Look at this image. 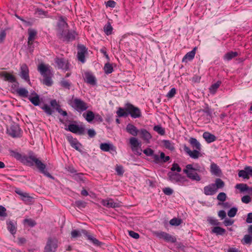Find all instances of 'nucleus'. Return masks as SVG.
Returning a JSON list of instances; mask_svg holds the SVG:
<instances>
[{"instance_id": "49", "label": "nucleus", "mask_w": 252, "mask_h": 252, "mask_svg": "<svg viewBox=\"0 0 252 252\" xmlns=\"http://www.w3.org/2000/svg\"><path fill=\"white\" fill-rule=\"evenodd\" d=\"M164 240L166 242L171 243H175L176 241V238L175 237L170 235L167 233H166Z\"/></svg>"}, {"instance_id": "23", "label": "nucleus", "mask_w": 252, "mask_h": 252, "mask_svg": "<svg viewBox=\"0 0 252 252\" xmlns=\"http://www.w3.org/2000/svg\"><path fill=\"white\" fill-rule=\"evenodd\" d=\"M29 69L26 64H23L21 66V77L26 81H30L29 75Z\"/></svg>"}, {"instance_id": "8", "label": "nucleus", "mask_w": 252, "mask_h": 252, "mask_svg": "<svg viewBox=\"0 0 252 252\" xmlns=\"http://www.w3.org/2000/svg\"><path fill=\"white\" fill-rule=\"evenodd\" d=\"M7 130L8 134L12 137H19L21 136V130L18 124L11 125Z\"/></svg>"}, {"instance_id": "45", "label": "nucleus", "mask_w": 252, "mask_h": 252, "mask_svg": "<svg viewBox=\"0 0 252 252\" xmlns=\"http://www.w3.org/2000/svg\"><path fill=\"white\" fill-rule=\"evenodd\" d=\"M238 176L240 177H242L244 179H249V176L247 170L246 169V166L244 168V170H241L239 171Z\"/></svg>"}, {"instance_id": "31", "label": "nucleus", "mask_w": 252, "mask_h": 252, "mask_svg": "<svg viewBox=\"0 0 252 252\" xmlns=\"http://www.w3.org/2000/svg\"><path fill=\"white\" fill-rule=\"evenodd\" d=\"M211 173L216 176H219L221 174V170L219 167L215 163H213L211 165Z\"/></svg>"}, {"instance_id": "3", "label": "nucleus", "mask_w": 252, "mask_h": 252, "mask_svg": "<svg viewBox=\"0 0 252 252\" xmlns=\"http://www.w3.org/2000/svg\"><path fill=\"white\" fill-rule=\"evenodd\" d=\"M68 104L79 112H83L88 108L87 103L78 98L72 97L68 101Z\"/></svg>"}, {"instance_id": "27", "label": "nucleus", "mask_w": 252, "mask_h": 252, "mask_svg": "<svg viewBox=\"0 0 252 252\" xmlns=\"http://www.w3.org/2000/svg\"><path fill=\"white\" fill-rule=\"evenodd\" d=\"M28 34L29 37L28 44L29 46H31L35 39L37 32L35 30L30 29L28 30Z\"/></svg>"}, {"instance_id": "20", "label": "nucleus", "mask_w": 252, "mask_h": 252, "mask_svg": "<svg viewBox=\"0 0 252 252\" xmlns=\"http://www.w3.org/2000/svg\"><path fill=\"white\" fill-rule=\"evenodd\" d=\"M58 27V34L61 33V31H64L68 29V26L63 17H60Z\"/></svg>"}, {"instance_id": "19", "label": "nucleus", "mask_w": 252, "mask_h": 252, "mask_svg": "<svg viewBox=\"0 0 252 252\" xmlns=\"http://www.w3.org/2000/svg\"><path fill=\"white\" fill-rule=\"evenodd\" d=\"M78 49L77 53L78 60L84 63L85 62V54L87 52V49L84 46L81 45L78 47Z\"/></svg>"}, {"instance_id": "26", "label": "nucleus", "mask_w": 252, "mask_h": 252, "mask_svg": "<svg viewBox=\"0 0 252 252\" xmlns=\"http://www.w3.org/2000/svg\"><path fill=\"white\" fill-rule=\"evenodd\" d=\"M126 131L130 134L136 136L139 132V130L133 125L128 124L126 126Z\"/></svg>"}, {"instance_id": "46", "label": "nucleus", "mask_w": 252, "mask_h": 252, "mask_svg": "<svg viewBox=\"0 0 252 252\" xmlns=\"http://www.w3.org/2000/svg\"><path fill=\"white\" fill-rule=\"evenodd\" d=\"M153 129L161 135H163L165 133L164 128L159 125L155 126Z\"/></svg>"}, {"instance_id": "5", "label": "nucleus", "mask_w": 252, "mask_h": 252, "mask_svg": "<svg viewBox=\"0 0 252 252\" xmlns=\"http://www.w3.org/2000/svg\"><path fill=\"white\" fill-rule=\"evenodd\" d=\"M193 169V165L191 164H187L183 172L187 175V176L193 181H200L201 177Z\"/></svg>"}, {"instance_id": "11", "label": "nucleus", "mask_w": 252, "mask_h": 252, "mask_svg": "<svg viewBox=\"0 0 252 252\" xmlns=\"http://www.w3.org/2000/svg\"><path fill=\"white\" fill-rule=\"evenodd\" d=\"M100 202L102 205L107 208H115L121 206L120 202H115L112 198L102 199Z\"/></svg>"}, {"instance_id": "51", "label": "nucleus", "mask_w": 252, "mask_h": 252, "mask_svg": "<svg viewBox=\"0 0 252 252\" xmlns=\"http://www.w3.org/2000/svg\"><path fill=\"white\" fill-rule=\"evenodd\" d=\"M60 84H61V85L62 87H63V88L67 89H70V86L71 84V83L69 81L66 80L64 79H63V80H61Z\"/></svg>"}, {"instance_id": "55", "label": "nucleus", "mask_w": 252, "mask_h": 252, "mask_svg": "<svg viewBox=\"0 0 252 252\" xmlns=\"http://www.w3.org/2000/svg\"><path fill=\"white\" fill-rule=\"evenodd\" d=\"M12 156L17 159L20 160L21 162H22V159L24 157V156H23L18 152H15L14 151L12 152Z\"/></svg>"}, {"instance_id": "64", "label": "nucleus", "mask_w": 252, "mask_h": 252, "mask_svg": "<svg viewBox=\"0 0 252 252\" xmlns=\"http://www.w3.org/2000/svg\"><path fill=\"white\" fill-rule=\"evenodd\" d=\"M242 202L248 204L252 201V198L249 195H245L241 198Z\"/></svg>"}, {"instance_id": "14", "label": "nucleus", "mask_w": 252, "mask_h": 252, "mask_svg": "<svg viewBox=\"0 0 252 252\" xmlns=\"http://www.w3.org/2000/svg\"><path fill=\"white\" fill-rule=\"evenodd\" d=\"M38 70L43 77L50 76L52 74L50 66L49 65L41 63L38 66Z\"/></svg>"}, {"instance_id": "62", "label": "nucleus", "mask_w": 252, "mask_h": 252, "mask_svg": "<svg viewBox=\"0 0 252 252\" xmlns=\"http://www.w3.org/2000/svg\"><path fill=\"white\" fill-rule=\"evenodd\" d=\"M171 170V172L177 171L178 172H180L182 170L181 168L177 163H173Z\"/></svg>"}, {"instance_id": "35", "label": "nucleus", "mask_w": 252, "mask_h": 252, "mask_svg": "<svg viewBox=\"0 0 252 252\" xmlns=\"http://www.w3.org/2000/svg\"><path fill=\"white\" fill-rule=\"evenodd\" d=\"M162 143L165 148H166L171 151H173L174 150L175 148H174V144L172 142H171V141H170L169 140H163L162 141Z\"/></svg>"}, {"instance_id": "61", "label": "nucleus", "mask_w": 252, "mask_h": 252, "mask_svg": "<svg viewBox=\"0 0 252 252\" xmlns=\"http://www.w3.org/2000/svg\"><path fill=\"white\" fill-rule=\"evenodd\" d=\"M81 234H82V230L79 231L77 230H73L71 232V237L73 238L79 237Z\"/></svg>"}, {"instance_id": "50", "label": "nucleus", "mask_w": 252, "mask_h": 252, "mask_svg": "<svg viewBox=\"0 0 252 252\" xmlns=\"http://www.w3.org/2000/svg\"><path fill=\"white\" fill-rule=\"evenodd\" d=\"M170 224L173 226H178L182 223V220L174 218L169 221Z\"/></svg>"}, {"instance_id": "42", "label": "nucleus", "mask_w": 252, "mask_h": 252, "mask_svg": "<svg viewBox=\"0 0 252 252\" xmlns=\"http://www.w3.org/2000/svg\"><path fill=\"white\" fill-rule=\"evenodd\" d=\"M252 242V237L250 235H245L241 240V243L244 245H250Z\"/></svg>"}, {"instance_id": "52", "label": "nucleus", "mask_w": 252, "mask_h": 252, "mask_svg": "<svg viewBox=\"0 0 252 252\" xmlns=\"http://www.w3.org/2000/svg\"><path fill=\"white\" fill-rule=\"evenodd\" d=\"M44 78L43 80V84L47 86H50L53 83V81L50 76H45L43 77Z\"/></svg>"}, {"instance_id": "15", "label": "nucleus", "mask_w": 252, "mask_h": 252, "mask_svg": "<svg viewBox=\"0 0 252 252\" xmlns=\"http://www.w3.org/2000/svg\"><path fill=\"white\" fill-rule=\"evenodd\" d=\"M68 130L74 133H78L80 135L84 134L85 128L83 127H79L78 126L74 124H70L68 125Z\"/></svg>"}, {"instance_id": "9", "label": "nucleus", "mask_w": 252, "mask_h": 252, "mask_svg": "<svg viewBox=\"0 0 252 252\" xmlns=\"http://www.w3.org/2000/svg\"><path fill=\"white\" fill-rule=\"evenodd\" d=\"M56 239L49 238L45 247V252H55L58 247Z\"/></svg>"}, {"instance_id": "59", "label": "nucleus", "mask_w": 252, "mask_h": 252, "mask_svg": "<svg viewBox=\"0 0 252 252\" xmlns=\"http://www.w3.org/2000/svg\"><path fill=\"white\" fill-rule=\"evenodd\" d=\"M237 211V209L236 208H232L228 212V216L231 218L234 217L236 215Z\"/></svg>"}, {"instance_id": "48", "label": "nucleus", "mask_w": 252, "mask_h": 252, "mask_svg": "<svg viewBox=\"0 0 252 252\" xmlns=\"http://www.w3.org/2000/svg\"><path fill=\"white\" fill-rule=\"evenodd\" d=\"M104 72L106 74H110L113 71V68L109 63H106L104 67Z\"/></svg>"}, {"instance_id": "63", "label": "nucleus", "mask_w": 252, "mask_h": 252, "mask_svg": "<svg viewBox=\"0 0 252 252\" xmlns=\"http://www.w3.org/2000/svg\"><path fill=\"white\" fill-rule=\"evenodd\" d=\"M74 179L77 181H83V174L82 173H76L73 176Z\"/></svg>"}, {"instance_id": "32", "label": "nucleus", "mask_w": 252, "mask_h": 252, "mask_svg": "<svg viewBox=\"0 0 252 252\" xmlns=\"http://www.w3.org/2000/svg\"><path fill=\"white\" fill-rule=\"evenodd\" d=\"M7 228L12 234H15L16 232V223L11 220L7 221Z\"/></svg>"}, {"instance_id": "1", "label": "nucleus", "mask_w": 252, "mask_h": 252, "mask_svg": "<svg viewBox=\"0 0 252 252\" xmlns=\"http://www.w3.org/2000/svg\"><path fill=\"white\" fill-rule=\"evenodd\" d=\"M22 162L25 165L30 166H32L35 164L41 173L48 177L53 178L52 175L47 171L46 165L42 163L32 154H30L29 156H24V157L22 159Z\"/></svg>"}, {"instance_id": "7", "label": "nucleus", "mask_w": 252, "mask_h": 252, "mask_svg": "<svg viewBox=\"0 0 252 252\" xmlns=\"http://www.w3.org/2000/svg\"><path fill=\"white\" fill-rule=\"evenodd\" d=\"M126 110L128 111V115H130L133 118H137L141 116L140 110L130 103L126 104Z\"/></svg>"}, {"instance_id": "18", "label": "nucleus", "mask_w": 252, "mask_h": 252, "mask_svg": "<svg viewBox=\"0 0 252 252\" xmlns=\"http://www.w3.org/2000/svg\"><path fill=\"white\" fill-rule=\"evenodd\" d=\"M85 82L92 86H94L96 84V79L95 76L89 72L85 73Z\"/></svg>"}, {"instance_id": "29", "label": "nucleus", "mask_w": 252, "mask_h": 252, "mask_svg": "<svg viewBox=\"0 0 252 252\" xmlns=\"http://www.w3.org/2000/svg\"><path fill=\"white\" fill-rule=\"evenodd\" d=\"M203 137L208 143H212L216 140L217 138L214 135L209 132H205L203 134Z\"/></svg>"}, {"instance_id": "60", "label": "nucleus", "mask_w": 252, "mask_h": 252, "mask_svg": "<svg viewBox=\"0 0 252 252\" xmlns=\"http://www.w3.org/2000/svg\"><path fill=\"white\" fill-rule=\"evenodd\" d=\"M226 199V195L224 192H220L217 196V199L219 201L223 202Z\"/></svg>"}, {"instance_id": "57", "label": "nucleus", "mask_w": 252, "mask_h": 252, "mask_svg": "<svg viewBox=\"0 0 252 252\" xmlns=\"http://www.w3.org/2000/svg\"><path fill=\"white\" fill-rule=\"evenodd\" d=\"M176 94V89L175 88H172L166 94V97L168 98L173 97Z\"/></svg>"}, {"instance_id": "47", "label": "nucleus", "mask_w": 252, "mask_h": 252, "mask_svg": "<svg viewBox=\"0 0 252 252\" xmlns=\"http://www.w3.org/2000/svg\"><path fill=\"white\" fill-rule=\"evenodd\" d=\"M113 28L109 23H108L104 27V32L107 35H110L112 33Z\"/></svg>"}, {"instance_id": "22", "label": "nucleus", "mask_w": 252, "mask_h": 252, "mask_svg": "<svg viewBox=\"0 0 252 252\" xmlns=\"http://www.w3.org/2000/svg\"><path fill=\"white\" fill-rule=\"evenodd\" d=\"M154 159L156 163H159L160 162H166L170 159V157L169 156H165L164 153L160 152V157L158 155L154 156Z\"/></svg>"}, {"instance_id": "28", "label": "nucleus", "mask_w": 252, "mask_h": 252, "mask_svg": "<svg viewBox=\"0 0 252 252\" xmlns=\"http://www.w3.org/2000/svg\"><path fill=\"white\" fill-rule=\"evenodd\" d=\"M100 149L104 152H108L109 151H115L116 148L112 144L103 143L100 145Z\"/></svg>"}, {"instance_id": "25", "label": "nucleus", "mask_w": 252, "mask_h": 252, "mask_svg": "<svg viewBox=\"0 0 252 252\" xmlns=\"http://www.w3.org/2000/svg\"><path fill=\"white\" fill-rule=\"evenodd\" d=\"M15 191L21 196V199L24 201L30 202L32 199V197L29 196L28 193L24 192L19 189H16Z\"/></svg>"}, {"instance_id": "10", "label": "nucleus", "mask_w": 252, "mask_h": 252, "mask_svg": "<svg viewBox=\"0 0 252 252\" xmlns=\"http://www.w3.org/2000/svg\"><path fill=\"white\" fill-rule=\"evenodd\" d=\"M129 143L131 146L132 151L136 154L140 155L141 150H139L138 148L141 147V143L138 141V139L132 137L129 139Z\"/></svg>"}, {"instance_id": "2", "label": "nucleus", "mask_w": 252, "mask_h": 252, "mask_svg": "<svg viewBox=\"0 0 252 252\" xmlns=\"http://www.w3.org/2000/svg\"><path fill=\"white\" fill-rule=\"evenodd\" d=\"M225 186L224 182L220 178H217L215 183L205 186L203 189L204 193L206 195H213L216 193L219 189H221Z\"/></svg>"}, {"instance_id": "40", "label": "nucleus", "mask_w": 252, "mask_h": 252, "mask_svg": "<svg viewBox=\"0 0 252 252\" xmlns=\"http://www.w3.org/2000/svg\"><path fill=\"white\" fill-rule=\"evenodd\" d=\"M117 114L119 117H126L128 115V111H127L126 108L125 110L122 108H119L118 110L117 111Z\"/></svg>"}, {"instance_id": "56", "label": "nucleus", "mask_w": 252, "mask_h": 252, "mask_svg": "<svg viewBox=\"0 0 252 252\" xmlns=\"http://www.w3.org/2000/svg\"><path fill=\"white\" fill-rule=\"evenodd\" d=\"M207 221L209 223L213 225H218L220 224V222L214 218L209 217L207 219Z\"/></svg>"}, {"instance_id": "38", "label": "nucleus", "mask_w": 252, "mask_h": 252, "mask_svg": "<svg viewBox=\"0 0 252 252\" xmlns=\"http://www.w3.org/2000/svg\"><path fill=\"white\" fill-rule=\"evenodd\" d=\"M238 54L237 52H229L225 54L224 59L227 61H230L233 58L237 57Z\"/></svg>"}, {"instance_id": "34", "label": "nucleus", "mask_w": 252, "mask_h": 252, "mask_svg": "<svg viewBox=\"0 0 252 252\" xmlns=\"http://www.w3.org/2000/svg\"><path fill=\"white\" fill-rule=\"evenodd\" d=\"M189 143L195 150H201V145L200 143L194 138H190L189 140Z\"/></svg>"}, {"instance_id": "54", "label": "nucleus", "mask_w": 252, "mask_h": 252, "mask_svg": "<svg viewBox=\"0 0 252 252\" xmlns=\"http://www.w3.org/2000/svg\"><path fill=\"white\" fill-rule=\"evenodd\" d=\"M41 108L47 115H51L53 113V111L52 110L51 107L47 104L44 105Z\"/></svg>"}, {"instance_id": "41", "label": "nucleus", "mask_w": 252, "mask_h": 252, "mask_svg": "<svg viewBox=\"0 0 252 252\" xmlns=\"http://www.w3.org/2000/svg\"><path fill=\"white\" fill-rule=\"evenodd\" d=\"M221 84L220 81H218L216 83L212 85L209 88L210 92L212 94H214L216 92L217 89Z\"/></svg>"}, {"instance_id": "4", "label": "nucleus", "mask_w": 252, "mask_h": 252, "mask_svg": "<svg viewBox=\"0 0 252 252\" xmlns=\"http://www.w3.org/2000/svg\"><path fill=\"white\" fill-rule=\"evenodd\" d=\"M77 35V33L74 31H69L67 29L64 31H61V33L58 34V36L63 41L69 42L74 40Z\"/></svg>"}, {"instance_id": "17", "label": "nucleus", "mask_w": 252, "mask_h": 252, "mask_svg": "<svg viewBox=\"0 0 252 252\" xmlns=\"http://www.w3.org/2000/svg\"><path fill=\"white\" fill-rule=\"evenodd\" d=\"M184 149L187 154L192 158L197 159L200 156V153L199 152L200 150H194L193 151H191L186 146H184Z\"/></svg>"}, {"instance_id": "36", "label": "nucleus", "mask_w": 252, "mask_h": 252, "mask_svg": "<svg viewBox=\"0 0 252 252\" xmlns=\"http://www.w3.org/2000/svg\"><path fill=\"white\" fill-rule=\"evenodd\" d=\"M199 112H204L206 114L207 116L209 117H212V111L211 109L209 107V105L207 104H205V106L203 109H200L198 111Z\"/></svg>"}, {"instance_id": "53", "label": "nucleus", "mask_w": 252, "mask_h": 252, "mask_svg": "<svg viewBox=\"0 0 252 252\" xmlns=\"http://www.w3.org/2000/svg\"><path fill=\"white\" fill-rule=\"evenodd\" d=\"M193 170L194 171H197L200 173L204 174L206 172V170L204 167H200L198 164H195L194 166H193Z\"/></svg>"}, {"instance_id": "12", "label": "nucleus", "mask_w": 252, "mask_h": 252, "mask_svg": "<svg viewBox=\"0 0 252 252\" xmlns=\"http://www.w3.org/2000/svg\"><path fill=\"white\" fill-rule=\"evenodd\" d=\"M66 138L72 148H74L79 152H82V145L79 142L77 139L73 138V137L70 135L67 136Z\"/></svg>"}, {"instance_id": "33", "label": "nucleus", "mask_w": 252, "mask_h": 252, "mask_svg": "<svg viewBox=\"0 0 252 252\" xmlns=\"http://www.w3.org/2000/svg\"><path fill=\"white\" fill-rule=\"evenodd\" d=\"M83 116L89 123L92 122L94 119V114L92 111H88L86 113H84Z\"/></svg>"}, {"instance_id": "16", "label": "nucleus", "mask_w": 252, "mask_h": 252, "mask_svg": "<svg viewBox=\"0 0 252 252\" xmlns=\"http://www.w3.org/2000/svg\"><path fill=\"white\" fill-rule=\"evenodd\" d=\"M82 234L86 236L87 239L90 240L94 245L99 246L101 245V243L99 242L97 239L94 237L93 235L90 234L87 231L84 229H82Z\"/></svg>"}, {"instance_id": "30", "label": "nucleus", "mask_w": 252, "mask_h": 252, "mask_svg": "<svg viewBox=\"0 0 252 252\" xmlns=\"http://www.w3.org/2000/svg\"><path fill=\"white\" fill-rule=\"evenodd\" d=\"M196 48H194L192 51L187 53L186 55L183 57L182 62H187L188 61H191L194 57L195 55Z\"/></svg>"}, {"instance_id": "37", "label": "nucleus", "mask_w": 252, "mask_h": 252, "mask_svg": "<svg viewBox=\"0 0 252 252\" xmlns=\"http://www.w3.org/2000/svg\"><path fill=\"white\" fill-rule=\"evenodd\" d=\"M29 99L34 106H38L40 104L39 96L36 94H35L34 96L29 97Z\"/></svg>"}, {"instance_id": "39", "label": "nucleus", "mask_w": 252, "mask_h": 252, "mask_svg": "<svg viewBox=\"0 0 252 252\" xmlns=\"http://www.w3.org/2000/svg\"><path fill=\"white\" fill-rule=\"evenodd\" d=\"M235 188L239 189L241 192L247 191L250 189V187L247 184L243 183L237 184L235 186Z\"/></svg>"}, {"instance_id": "43", "label": "nucleus", "mask_w": 252, "mask_h": 252, "mask_svg": "<svg viewBox=\"0 0 252 252\" xmlns=\"http://www.w3.org/2000/svg\"><path fill=\"white\" fill-rule=\"evenodd\" d=\"M17 93L20 96L26 97L28 96L29 92L25 88H20L17 90Z\"/></svg>"}, {"instance_id": "21", "label": "nucleus", "mask_w": 252, "mask_h": 252, "mask_svg": "<svg viewBox=\"0 0 252 252\" xmlns=\"http://www.w3.org/2000/svg\"><path fill=\"white\" fill-rule=\"evenodd\" d=\"M140 137L147 143H149L152 138V135L146 129L142 128L139 131Z\"/></svg>"}, {"instance_id": "44", "label": "nucleus", "mask_w": 252, "mask_h": 252, "mask_svg": "<svg viewBox=\"0 0 252 252\" xmlns=\"http://www.w3.org/2000/svg\"><path fill=\"white\" fill-rule=\"evenodd\" d=\"M212 232L217 235H223L225 233V230L220 227L216 226L213 228Z\"/></svg>"}, {"instance_id": "58", "label": "nucleus", "mask_w": 252, "mask_h": 252, "mask_svg": "<svg viewBox=\"0 0 252 252\" xmlns=\"http://www.w3.org/2000/svg\"><path fill=\"white\" fill-rule=\"evenodd\" d=\"M143 153L147 156H152L154 158V151L151 148H147L143 151Z\"/></svg>"}, {"instance_id": "13", "label": "nucleus", "mask_w": 252, "mask_h": 252, "mask_svg": "<svg viewBox=\"0 0 252 252\" xmlns=\"http://www.w3.org/2000/svg\"><path fill=\"white\" fill-rule=\"evenodd\" d=\"M55 62L59 68L65 70L69 68L68 61L64 58H56Z\"/></svg>"}, {"instance_id": "6", "label": "nucleus", "mask_w": 252, "mask_h": 252, "mask_svg": "<svg viewBox=\"0 0 252 252\" xmlns=\"http://www.w3.org/2000/svg\"><path fill=\"white\" fill-rule=\"evenodd\" d=\"M167 175L169 180L173 183H180L183 185L188 181L185 177L173 172H169Z\"/></svg>"}, {"instance_id": "24", "label": "nucleus", "mask_w": 252, "mask_h": 252, "mask_svg": "<svg viewBox=\"0 0 252 252\" xmlns=\"http://www.w3.org/2000/svg\"><path fill=\"white\" fill-rule=\"evenodd\" d=\"M0 76L3 77L5 81L9 82L14 83L16 82V78L14 76L7 72L3 71L0 72Z\"/></svg>"}]
</instances>
